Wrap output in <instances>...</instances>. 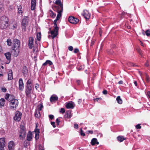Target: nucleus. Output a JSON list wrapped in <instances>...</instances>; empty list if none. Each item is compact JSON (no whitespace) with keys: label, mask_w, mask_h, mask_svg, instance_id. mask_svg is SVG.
Segmentation results:
<instances>
[{"label":"nucleus","mask_w":150,"mask_h":150,"mask_svg":"<svg viewBox=\"0 0 150 150\" xmlns=\"http://www.w3.org/2000/svg\"><path fill=\"white\" fill-rule=\"evenodd\" d=\"M54 3L58 5V6H54V8L57 10L58 14L56 18L54 21V29L50 31L51 36L49 35L48 36L49 38H52V39H54L58 35L59 28L57 26L56 23L61 17V13L63 10V5L61 3L60 0H54Z\"/></svg>","instance_id":"obj_1"},{"label":"nucleus","mask_w":150,"mask_h":150,"mask_svg":"<svg viewBox=\"0 0 150 150\" xmlns=\"http://www.w3.org/2000/svg\"><path fill=\"white\" fill-rule=\"evenodd\" d=\"M13 42L12 53L14 56L17 57L19 52L20 43L18 40L16 39H14Z\"/></svg>","instance_id":"obj_2"},{"label":"nucleus","mask_w":150,"mask_h":150,"mask_svg":"<svg viewBox=\"0 0 150 150\" xmlns=\"http://www.w3.org/2000/svg\"><path fill=\"white\" fill-rule=\"evenodd\" d=\"M8 19L6 16L1 17L0 19V27L2 29H5L8 26Z\"/></svg>","instance_id":"obj_3"},{"label":"nucleus","mask_w":150,"mask_h":150,"mask_svg":"<svg viewBox=\"0 0 150 150\" xmlns=\"http://www.w3.org/2000/svg\"><path fill=\"white\" fill-rule=\"evenodd\" d=\"M20 129L19 131V138L21 140L25 138L26 135V130L24 123H21L20 126Z\"/></svg>","instance_id":"obj_4"},{"label":"nucleus","mask_w":150,"mask_h":150,"mask_svg":"<svg viewBox=\"0 0 150 150\" xmlns=\"http://www.w3.org/2000/svg\"><path fill=\"white\" fill-rule=\"evenodd\" d=\"M9 106L10 108L13 110H15L16 109L18 105V100L15 99L13 97L11 100H10Z\"/></svg>","instance_id":"obj_5"},{"label":"nucleus","mask_w":150,"mask_h":150,"mask_svg":"<svg viewBox=\"0 0 150 150\" xmlns=\"http://www.w3.org/2000/svg\"><path fill=\"white\" fill-rule=\"evenodd\" d=\"M28 25V20L27 19H23L21 23V28L22 31L25 32L26 30V28Z\"/></svg>","instance_id":"obj_6"},{"label":"nucleus","mask_w":150,"mask_h":150,"mask_svg":"<svg viewBox=\"0 0 150 150\" xmlns=\"http://www.w3.org/2000/svg\"><path fill=\"white\" fill-rule=\"evenodd\" d=\"M22 113L19 111H16L15 112L14 119L16 121H19L21 118Z\"/></svg>","instance_id":"obj_7"},{"label":"nucleus","mask_w":150,"mask_h":150,"mask_svg":"<svg viewBox=\"0 0 150 150\" xmlns=\"http://www.w3.org/2000/svg\"><path fill=\"white\" fill-rule=\"evenodd\" d=\"M32 87H25V92L26 95V96L28 98H30L31 97V93Z\"/></svg>","instance_id":"obj_8"},{"label":"nucleus","mask_w":150,"mask_h":150,"mask_svg":"<svg viewBox=\"0 0 150 150\" xmlns=\"http://www.w3.org/2000/svg\"><path fill=\"white\" fill-rule=\"evenodd\" d=\"M68 21L70 23L74 24L77 23L79 21L78 19L73 16L69 17L68 18Z\"/></svg>","instance_id":"obj_9"},{"label":"nucleus","mask_w":150,"mask_h":150,"mask_svg":"<svg viewBox=\"0 0 150 150\" xmlns=\"http://www.w3.org/2000/svg\"><path fill=\"white\" fill-rule=\"evenodd\" d=\"M75 105L74 103L72 101L66 103L65 104V106L67 109L73 108Z\"/></svg>","instance_id":"obj_10"},{"label":"nucleus","mask_w":150,"mask_h":150,"mask_svg":"<svg viewBox=\"0 0 150 150\" xmlns=\"http://www.w3.org/2000/svg\"><path fill=\"white\" fill-rule=\"evenodd\" d=\"M82 15L86 20H88L90 16V15L89 13V12L86 10L83 11V13H82Z\"/></svg>","instance_id":"obj_11"},{"label":"nucleus","mask_w":150,"mask_h":150,"mask_svg":"<svg viewBox=\"0 0 150 150\" xmlns=\"http://www.w3.org/2000/svg\"><path fill=\"white\" fill-rule=\"evenodd\" d=\"M5 144V138H0V148L4 149Z\"/></svg>","instance_id":"obj_12"},{"label":"nucleus","mask_w":150,"mask_h":150,"mask_svg":"<svg viewBox=\"0 0 150 150\" xmlns=\"http://www.w3.org/2000/svg\"><path fill=\"white\" fill-rule=\"evenodd\" d=\"M15 144L13 141H11L8 143V147L9 150H14Z\"/></svg>","instance_id":"obj_13"},{"label":"nucleus","mask_w":150,"mask_h":150,"mask_svg":"<svg viewBox=\"0 0 150 150\" xmlns=\"http://www.w3.org/2000/svg\"><path fill=\"white\" fill-rule=\"evenodd\" d=\"M19 89L21 91H23L24 88V84L22 79H20L19 80Z\"/></svg>","instance_id":"obj_14"},{"label":"nucleus","mask_w":150,"mask_h":150,"mask_svg":"<svg viewBox=\"0 0 150 150\" xmlns=\"http://www.w3.org/2000/svg\"><path fill=\"white\" fill-rule=\"evenodd\" d=\"M34 39L32 37H30L29 39L28 45L29 47L31 49L33 47Z\"/></svg>","instance_id":"obj_15"},{"label":"nucleus","mask_w":150,"mask_h":150,"mask_svg":"<svg viewBox=\"0 0 150 150\" xmlns=\"http://www.w3.org/2000/svg\"><path fill=\"white\" fill-rule=\"evenodd\" d=\"M36 0H31V9L32 10H34L35 9L36 6Z\"/></svg>","instance_id":"obj_16"},{"label":"nucleus","mask_w":150,"mask_h":150,"mask_svg":"<svg viewBox=\"0 0 150 150\" xmlns=\"http://www.w3.org/2000/svg\"><path fill=\"white\" fill-rule=\"evenodd\" d=\"M8 80H11L13 79L12 71V70H10L8 73Z\"/></svg>","instance_id":"obj_17"},{"label":"nucleus","mask_w":150,"mask_h":150,"mask_svg":"<svg viewBox=\"0 0 150 150\" xmlns=\"http://www.w3.org/2000/svg\"><path fill=\"white\" fill-rule=\"evenodd\" d=\"M58 98L57 96L53 95H52L50 98V100L51 102H52L55 101L57 100Z\"/></svg>","instance_id":"obj_18"},{"label":"nucleus","mask_w":150,"mask_h":150,"mask_svg":"<svg viewBox=\"0 0 150 150\" xmlns=\"http://www.w3.org/2000/svg\"><path fill=\"white\" fill-rule=\"evenodd\" d=\"M99 144V142L97 141V140L96 138H93L91 140V144L92 146H93L95 144L98 145Z\"/></svg>","instance_id":"obj_19"},{"label":"nucleus","mask_w":150,"mask_h":150,"mask_svg":"<svg viewBox=\"0 0 150 150\" xmlns=\"http://www.w3.org/2000/svg\"><path fill=\"white\" fill-rule=\"evenodd\" d=\"M14 97L8 94H6L5 96V99L7 100L8 101H10V100H11V99Z\"/></svg>","instance_id":"obj_20"},{"label":"nucleus","mask_w":150,"mask_h":150,"mask_svg":"<svg viewBox=\"0 0 150 150\" xmlns=\"http://www.w3.org/2000/svg\"><path fill=\"white\" fill-rule=\"evenodd\" d=\"M117 139L118 141L120 142H123L124 140L126 139V138H125L123 136H119L117 137Z\"/></svg>","instance_id":"obj_21"},{"label":"nucleus","mask_w":150,"mask_h":150,"mask_svg":"<svg viewBox=\"0 0 150 150\" xmlns=\"http://www.w3.org/2000/svg\"><path fill=\"white\" fill-rule=\"evenodd\" d=\"M5 55L7 59L8 60H10L11 58V54L9 52H8L6 53L5 54Z\"/></svg>","instance_id":"obj_22"},{"label":"nucleus","mask_w":150,"mask_h":150,"mask_svg":"<svg viewBox=\"0 0 150 150\" xmlns=\"http://www.w3.org/2000/svg\"><path fill=\"white\" fill-rule=\"evenodd\" d=\"M35 115L36 117L39 118L40 116V111L38 110H36L35 112Z\"/></svg>","instance_id":"obj_23"},{"label":"nucleus","mask_w":150,"mask_h":150,"mask_svg":"<svg viewBox=\"0 0 150 150\" xmlns=\"http://www.w3.org/2000/svg\"><path fill=\"white\" fill-rule=\"evenodd\" d=\"M32 138V133L29 132L27 134V139L28 141L30 140Z\"/></svg>","instance_id":"obj_24"},{"label":"nucleus","mask_w":150,"mask_h":150,"mask_svg":"<svg viewBox=\"0 0 150 150\" xmlns=\"http://www.w3.org/2000/svg\"><path fill=\"white\" fill-rule=\"evenodd\" d=\"M116 100L118 103L119 104H122V100L120 96H118L116 98Z\"/></svg>","instance_id":"obj_25"},{"label":"nucleus","mask_w":150,"mask_h":150,"mask_svg":"<svg viewBox=\"0 0 150 150\" xmlns=\"http://www.w3.org/2000/svg\"><path fill=\"white\" fill-rule=\"evenodd\" d=\"M28 73V69L27 68L25 67H24L23 68V73L24 76H25L27 75Z\"/></svg>","instance_id":"obj_26"},{"label":"nucleus","mask_w":150,"mask_h":150,"mask_svg":"<svg viewBox=\"0 0 150 150\" xmlns=\"http://www.w3.org/2000/svg\"><path fill=\"white\" fill-rule=\"evenodd\" d=\"M64 116L65 118H70L72 116L70 112H67L65 114Z\"/></svg>","instance_id":"obj_27"},{"label":"nucleus","mask_w":150,"mask_h":150,"mask_svg":"<svg viewBox=\"0 0 150 150\" xmlns=\"http://www.w3.org/2000/svg\"><path fill=\"white\" fill-rule=\"evenodd\" d=\"M32 82V80L31 79H29L27 81V85L26 86V87H31V83Z\"/></svg>","instance_id":"obj_28"},{"label":"nucleus","mask_w":150,"mask_h":150,"mask_svg":"<svg viewBox=\"0 0 150 150\" xmlns=\"http://www.w3.org/2000/svg\"><path fill=\"white\" fill-rule=\"evenodd\" d=\"M52 62L49 60H47L46 61V62L44 63L43 64V65H46L47 64H49V65H51L52 64Z\"/></svg>","instance_id":"obj_29"},{"label":"nucleus","mask_w":150,"mask_h":150,"mask_svg":"<svg viewBox=\"0 0 150 150\" xmlns=\"http://www.w3.org/2000/svg\"><path fill=\"white\" fill-rule=\"evenodd\" d=\"M5 104V100L3 98L0 99V105L1 106H4Z\"/></svg>","instance_id":"obj_30"},{"label":"nucleus","mask_w":150,"mask_h":150,"mask_svg":"<svg viewBox=\"0 0 150 150\" xmlns=\"http://www.w3.org/2000/svg\"><path fill=\"white\" fill-rule=\"evenodd\" d=\"M18 13L20 14H22V11L21 10L22 6H18Z\"/></svg>","instance_id":"obj_31"},{"label":"nucleus","mask_w":150,"mask_h":150,"mask_svg":"<svg viewBox=\"0 0 150 150\" xmlns=\"http://www.w3.org/2000/svg\"><path fill=\"white\" fill-rule=\"evenodd\" d=\"M7 45L8 46H11L12 45V41L10 39H8L6 41Z\"/></svg>","instance_id":"obj_32"},{"label":"nucleus","mask_w":150,"mask_h":150,"mask_svg":"<svg viewBox=\"0 0 150 150\" xmlns=\"http://www.w3.org/2000/svg\"><path fill=\"white\" fill-rule=\"evenodd\" d=\"M41 33H38L37 34V38L38 41H40L41 38Z\"/></svg>","instance_id":"obj_33"},{"label":"nucleus","mask_w":150,"mask_h":150,"mask_svg":"<svg viewBox=\"0 0 150 150\" xmlns=\"http://www.w3.org/2000/svg\"><path fill=\"white\" fill-rule=\"evenodd\" d=\"M50 16L53 18H54L56 16V14H54V13L52 11H50Z\"/></svg>","instance_id":"obj_34"},{"label":"nucleus","mask_w":150,"mask_h":150,"mask_svg":"<svg viewBox=\"0 0 150 150\" xmlns=\"http://www.w3.org/2000/svg\"><path fill=\"white\" fill-rule=\"evenodd\" d=\"M144 75L145 76L146 80L147 82H148L149 81V76L146 73H145Z\"/></svg>","instance_id":"obj_35"},{"label":"nucleus","mask_w":150,"mask_h":150,"mask_svg":"<svg viewBox=\"0 0 150 150\" xmlns=\"http://www.w3.org/2000/svg\"><path fill=\"white\" fill-rule=\"evenodd\" d=\"M43 107V106L42 104H40V105H38V110H39V111L41 110Z\"/></svg>","instance_id":"obj_36"},{"label":"nucleus","mask_w":150,"mask_h":150,"mask_svg":"<svg viewBox=\"0 0 150 150\" xmlns=\"http://www.w3.org/2000/svg\"><path fill=\"white\" fill-rule=\"evenodd\" d=\"M39 132H38V133L35 134V138L36 140H37L39 139Z\"/></svg>","instance_id":"obj_37"},{"label":"nucleus","mask_w":150,"mask_h":150,"mask_svg":"<svg viewBox=\"0 0 150 150\" xmlns=\"http://www.w3.org/2000/svg\"><path fill=\"white\" fill-rule=\"evenodd\" d=\"M146 35L148 36H150V30H148L145 32Z\"/></svg>","instance_id":"obj_38"},{"label":"nucleus","mask_w":150,"mask_h":150,"mask_svg":"<svg viewBox=\"0 0 150 150\" xmlns=\"http://www.w3.org/2000/svg\"><path fill=\"white\" fill-rule=\"evenodd\" d=\"M39 150H43V146L41 144H40L39 146Z\"/></svg>","instance_id":"obj_39"},{"label":"nucleus","mask_w":150,"mask_h":150,"mask_svg":"<svg viewBox=\"0 0 150 150\" xmlns=\"http://www.w3.org/2000/svg\"><path fill=\"white\" fill-rule=\"evenodd\" d=\"M80 134L81 135L83 136H85V134L83 132L81 129Z\"/></svg>","instance_id":"obj_40"},{"label":"nucleus","mask_w":150,"mask_h":150,"mask_svg":"<svg viewBox=\"0 0 150 150\" xmlns=\"http://www.w3.org/2000/svg\"><path fill=\"white\" fill-rule=\"evenodd\" d=\"M65 110L64 108H61L60 111V112L62 113V114L64 113Z\"/></svg>","instance_id":"obj_41"},{"label":"nucleus","mask_w":150,"mask_h":150,"mask_svg":"<svg viewBox=\"0 0 150 150\" xmlns=\"http://www.w3.org/2000/svg\"><path fill=\"white\" fill-rule=\"evenodd\" d=\"M136 127L137 129H140L141 128V127L139 124H138L136 125Z\"/></svg>","instance_id":"obj_42"},{"label":"nucleus","mask_w":150,"mask_h":150,"mask_svg":"<svg viewBox=\"0 0 150 150\" xmlns=\"http://www.w3.org/2000/svg\"><path fill=\"white\" fill-rule=\"evenodd\" d=\"M3 9V5L0 3V12Z\"/></svg>","instance_id":"obj_43"},{"label":"nucleus","mask_w":150,"mask_h":150,"mask_svg":"<svg viewBox=\"0 0 150 150\" xmlns=\"http://www.w3.org/2000/svg\"><path fill=\"white\" fill-rule=\"evenodd\" d=\"M51 125H52L53 127L54 128H55V127H56V126H55V122H51Z\"/></svg>","instance_id":"obj_44"},{"label":"nucleus","mask_w":150,"mask_h":150,"mask_svg":"<svg viewBox=\"0 0 150 150\" xmlns=\"http://www.w3.org/2000/svg\"><path fill=\"white\" fill-rule=\"evenodd\" d=\"M38 50V48L37 47H35L33 49V51L34 52H37Z\"/></svg>","instance_id":"obj_45"},{"label":"nucleus","mask_w":150,"mask_h":150,"mask_svg":"<svg viewBox=\"0 0 150 150\" xmlns=\"http://www.w3.org/2000/svg\"><path fill=\"white\" fill-rule=\"evenodd\" d=\"M49 118L51 119V120H52L54 118V116L52 115H49Z\"/></svg>","instance_id":"obj_46"},{"label":"nucleus","mask_w":150,"mask_h":150,"mask_svg":"<svg viewBox=\"0 0 150 150\" xmlns=\"http://www.w3.org/2000/svg\"><path fill=\"white\" fill-rule=\"evenodd\" d=\"M79 50L78 49H75L74 50V52L75 53H77L78 52Z\"/></svg>","instance_id":"obj_47"},{"label":"nucleus","mask_w":150,"mask_h":150,"mask_svg":"<svg viewBox=\"0 0 150 150\" xmlns=\"http://www.w3.org/2000/svg\"><path fill=\"white\" fill-rule=\"evenodd\" d=\"M74 127L75 128L77 129L78 127V125L77 124H74Z\"/></svg>","instance_id":"obj_48"},{"label":"nucleus","mask_w":150,"mask_h":150,"mask_svg":"<svg viewBox=\"0 0 150 150\" xmlns=\"http://www.w3.org/2000/svg\"><path fill=\"white\" fill-rule=\"evenodd\" d=\"M73 47L72 46H70L69 47H68V49L69 50H70V51H72V50H73Z\"/></svg>","instance_id":"obj_49"},{"label":"nucleus","mask_w":150,"mask_h":150,"mask_svg":"<svg viewBox=\"0 0 150 150\" xmlns=\"http://www.w3.org/2000/svg\"><path fill=\"white\" fill-rule=\"evenodd\" d=\"M129 66H135V65L133 63H129Z\"/></svg>","instance_id":"obj_50"},{"label":"nucleus","mask_w":150,"mask_h":150,"mask_svg":"<svg viewBox=\"0 0 150 150\" xmlns=\"http://www.w3.org/2000/svg\"><path fill=\"white\" fill-rule=\"evenodd\" d=\"M101 98H96L94 99V101H98V100H101Z\"/></svg>","instance_id":"obj_51"},{"label":"nucleus","mask_w":150,"mask_h":150,"mask_svg":"<svg viewBox=\"0 0 150 150\" xmlns=\"http://www.w3.org/2000/svg\"><path fill=\"white\" fill-rule=\"evenodd\" d=\"M1 90L2 91L5 92H6V89L5 88H2L1 89Z\"/></svg>","instance_id":"obj_52"},{"label":"nucleus","mask_w":150,"mask_h":150,"mask_svg":"<svg viewBox=\"0 0 150 150\" xmlns=\"http://www.w3.org/2000/svg\"><path fill=\"white\" fill-rule=\"evenodd\" d=\"M139 74L141 76V78L143 81V82L144 83V79H143L142 77V73L140 71H139Z\"/></svg>","instance_id":"obj_53"},{"label":"nucleus","mask_w":150,"mask_h":150,"mask_svg":"<svg viewBox=\"0 0 150 150\" xmlns=\"http://www.w3.org/2000/svg\"><path fill=\"white\" fill-rule=\"evenodd\" d=\"M103 93L104 94H106L107 93V91L106 90H104L103 91Z\"/></svg>","instance_id":"obj_54"},{"label":"nucleus","mask_w":150,"mask_h":150,"mask_svg":"<svg viewBox=\"0 0 150 150\" xmlns=\"http://www.w3.org/2000/svg\"><path fill=\"white\" fill-rule=\"evenodd\" d=\"M39 85L36 84L35 86V88H36V90H37L38 89V88H39Z\"/></svg>","instance_id":"obj_55"},{"label":"nucleus","mask_w":150,"mask_h":150,"mask_svg":"<svg viewBox=\"0 0 150 150\" xmlns=\"http://www.w3.org/2000/svg\"><path fill=\"white\" fill-rule=\"evenodd\" d=\"M150 92L148 91L147 92V96L149 98L150 97Z\"/></svg>","instance_id":"obj_56"},{"label":"nucleus","mask_w":150,"mask_h":150,"mask_svg":"<svg viewBox=\"0 0 150 150\" xmlns=\"http://www.w3.org/2000/svg\"><path fill=\"white\" fill-rule=\"evenodd\" d=\"M59 122L60 121L58 119V118L56 120V122L57 123V125H59Z\"/></svg>","instance_id":"obj_57"},{"label":"nucleus","mask_w":150,"mask_h":150,"mask_svg":"<svg viewBox=\"0 0 150 150\" xmlns=\"http://www.w3.org/2000/svg\"><path fill=\"white\" fill-rule=\"evenodd\" d=\"M81 101H82V100L81 99H79L78 101V103L79 104H80L81 103Z\"/></svg>","instance_id":"obj_58"},{"label":"nucleus","mask_w":150,"mask_h":150,"mask_svg":"<svg viewBox=\"0 0 150 150\" xmlns=\"http://www.w3.org/2000/svg\"><path fill=\"white\" fill-rule=\"evenodd\" d=\"M87 132L89 133H90L91 134H92L93 133V131L92 130H89L87 131Z\"/></svg>","instance_id":"obj_59"},{"label":"nucleus","mask_w":150,"mask_h":150,"mask_svg":"<svg viewBox=\"0 0 150 150\" xmlns=\"http://www.w3.org/2000/svg\"><path fill=\"white\" fill-rule=\"evenodd\" d=\"M95 41L94 40L91 41V45L92 46L94 43Z\"/></svg>","instance_id":"obj_60"},{"label":"nucleus","mask_w":150,"mask_h":150,"mask_svg":"<svg viewBox=\"0 0 150 150\" xmlns=\"http://www.w3.org/2000/svg\"><path fill=\"white\" fill-rule=\"evenodd\" d=\"M123 81H120L118 82V83L119 84H121L123 83Z\"/></svg>","instance_id":"obj_61"},{"label":"nucleus","mask_w":150,"mask_h":150,"mask_svg":"<svg viewBox=\"0 0 150 150\" xmlns=\"http://www.w3.org/2000/svg\"><path fill=\"white\" fill-rule=\"evenodd\" d=\"M149 65V62H147L145 64V66L146 67H148Z\"/></svg>","instance_id":"obj_62"},{"label":"nucleus","mask_w":150,"mask_h":150,"mask_svg":"<svg viewBox=\"0 0 150 150\" xmlns=\"http://www.w3.org/2000/svg\"><path fill=\"white\" fill-rule=\"evenodd\" d=\"M76 82L78 84H79L80 82V81L79 80H77L76 81Z\"/></svg>","instance_id":"obj_63"},{"label":"nucleus","mask_w":150,"mask_h":150,"mask_svg":"<svg viewBox=\"0 0 150 150\" xmlns=\"http://www.w3.org/2000/svg\"><path fill=\"white\" fill-rule=\"evenodd\" d=\"M102 31L100 29V31H99V35H100V36H101V33H102Z\"/></svg>","instance_id":"obj_64"}]
</instances>
